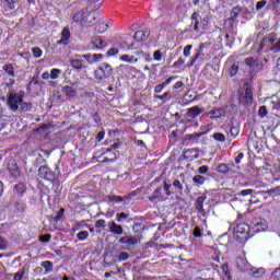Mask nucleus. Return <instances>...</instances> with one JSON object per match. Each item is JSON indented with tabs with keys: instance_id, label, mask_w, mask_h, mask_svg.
I'll use <instances>...</instances> for the list:
<instances>
[{
	"instance_id": "nucleus-28",
	"label": "nucleus",
	"mask_w": 280,
	"mask_h": 280,
	"mask_svg": "<svg viewBox=\"0 0 280 280\" xmlns=\"http://www.w3.org/2000/svg\"><path fill=\"white\" fill-rule=\"evenodd\" d=\"M14 191L15 194H19V196H23V194L27 191V187L25 186V184H16L14 186Z\"/></svg>"
},
{
	"instance_id": "nucleus-3",
	"label": "nucleus",
	"mask_w": 280,
	"mask_h": 280,
	"mask_svg": "<svg viewBox=\"0 0 280 280\" xmlns=\"http://www.w3.org/2000/svg\"><path fill=\"white\" fill-rule=\"evenodd\" d=\"M113 75V66L108 63H103L102 67L94 71V78L98 82H104Z\"/></svg>"
},
{
	"instance_id": "nucleus-27",
	"label": "nucleus",
	"mask_w": 280,
	"mask_h": 280,
	"mask_svg": "<svg viewBox=\"0 0 280 280\" xmlns=\"http://www.w3.org/2000/svg\"><path fill=\"white\" fill-rule=\"evenodd\" d=\"M119 60L121 62H139V59L138 58H135V56H130V55H122L120 56Z\"/></svg>"
},
{
	"instance_id": "nucleus-25",
	"label": "nucleus",
	"mask_w": 280,
	"mask_h": 280,
	"mask_svg": "<svg viewBox=\"0 0 280 280\" xmlns=\"http://www.w3.org/2000/svg\"><path fill=\"white\" fill-rule=\"evenodd\" d=\"M207 180V177L202 175H196L192 178V183L196 185V187H200L201 185H205V182Z\"/></svg>"
},
{
	"instance_id": "nucleus-37",
	"label": "nucleus",
	"mask_w": 280,
	"mask_h": 280,
	"mask_svg": "<svg viewBox=\"0 0 280 280\" xmlns=\"http://www.w3.org/2000/svg\"><path fill=\"white\" fill-rule=\"evenodd\" d=\"M159 198H163V188L159 187L154 190L152 200H159Z\"/></svg>"
},
{
	"instance_id": "nucleus-62",
	"label": "nucleus",
	"mask_w": 280,
	"mask_h": 280,
	"mask_svg": "<svg viewBox=\"0 0 280 280\" xmlns=\"http://www.w3.org/2000/svg\"><path fill=\"white\" fill-rule=\"evenodd\" d=\"M253 194V189H245L241 191V196H250Z\"/></svg>"
},
{
	"instance_id": "nucleus-12",
	"label": "nucleus",
	"mask_w": 280,
	"mask_h": 280,
	"mask_svg": "<svg viewBox=\"0 0 280 280\" xmlns=\"http://www.w3.org/2000/svg\"><path fill=\"white\" fill-rule=\"evenodd\" d=\"M109 233L112 235H124V228L120 224H117L115 221L108 223Z\"/></svg>"
},
{
	"instance_id": "nucleus-6",
	"label": "nucleus",
	"mask_w": 280,
	"mask_h": 280,
	"mask_svg": "<svg viewBox=\"0 0 280 280\" xmlns=\"http://www.w3.org/2000/svg\"><path fill=\"white\" fill-rule=\"evenodd\" d=\"M202 113H205V107L192 106L188 108L186 113L187 122L188 124L194 122V119H197L198 117H200Z\"/></svg>"
},
{
	"instance_id": "nucleus-8",
	"label": "nucleus",
	"mask_w": 280,
	"mask_h": 280,
	"mask_svg": "<svg viewBox=\"0 0 280 280\" xmlns=\"http://www.w3.org/2000/svg\"><path fill=\"white\" fill-rule=\"evenodd\" d=\"M75 58H83L89 62V65H95V62H102L104 55L102 54H86V55H75Z\"/></svg>"
},
{
	"instance_id": "nucleus-10",
	"label": "nucleus",
	"mask_w": 280,
	"mask_h": 280,
	"mask_svg": "<svg viewBox=\"0 0 280 280\" xmlns=\"http://www.w3.org/2000/svg\"><path fill=\"white\" fill-rule=\"evenodd\" d=\"M209 115L210 119H215V121H218V119H222V117L226 115V109L224 107L214 108L209 112Z\"/></svg>"
},
{
	"instance_id": "nucleus-53",
	"label": "nucleus",
	"mask_w": 280,
	"mask_h": 280,
	"mask_svg": "<svg viewBox=\"0 0 280 280\" xmlns=\"http://www.w3.org/2000/svg\"><path fill=\"white\" fill-rule=\"evenodd\" d=\"M194 237H202V230L199 226H196L192 231Z\"/></svg>"
},
{
	"instance_id": "nucleus-17",
	"label": "nucleus",
	"mask_w": 280,
	"mask_h": 280,
	"mask_svg": "<svg viewBox=\"0 0 280 280\" xmlns=\"http://www.w3.org/2000/svg\"><path fill=\"white\" fill-rule=\"evenodd\" d=\"M92 45L94 47V49H104V47H106V45H108L103 37L101 36H95L92 39Z\"/></svg>"
},
{
	"instance_id": "nucleus-36",
	"label": "nucleus",
	"mask_w": 280,
	"mask_h": 280,
	"mask_svg": "<svg viewBox=\"0 0 280 280\" xmlns=\"http://www.w3.org/2000/svg\"><path fill=\"white\" fill-rule=\"evenodd\" d=\"M77 237L80 242H86L89 240V231H81L77 234Z\"/></svg>"
},
{
	"instance_id": "nucleus-23",
	"label": "nucleus",
	"mask_w": 280,
	"mask_h": 280,
	"mask_svg": "<svg viewBox=\"0 0 280 280\" xmlns=\"http://www.w3.org/2000/svg\"><path fill=\"white\" fill-rule=\"evenodd\" d=\"M109 202H113L114 205H119V202H124V200H130V197H121V196H109L108 197Z\"/></svg>"
},
{
	"instance_id": "nucleus-48",
	"label": "nucleus",
	"mask_w": 280,
	"mask_h": 280,
	"mask_svg": "<svg viewBox=\"0 0 280 280\" xmlns=\"http://www.w3.org/2000/svg\"><path fill=\"white\" fill-rule=\"evenodd\" d=\"M95 229H106V220L101 219L95 222Z\"/></svg>"
},
{
	"instance_id": "nucleus-35",
	"label": "nucleus",
	"mask_w": 280,
	"mask_h": 280,
	"mask_svg": "<svg viewBox=\"0 0 280 280\" xmlns=\"http://www.w3.org/2000/svg\"><path fill=\"white\" fill-rule=\"evenodd\" d=\"M240 136V127H231L230 128V133H229V137L231 139H235L236 137Z\"/></svg>"
},
{
	"instance_id": "nucleus-61",
	"label": "nucleus",
	"mask_w": 280,
	"mask_h": 280,
	"mask_svg": "<svg viewBox=\"0 0 280 280\" xmlns=\"http://www.w3.org/2000/svg\"><path fill=\"white\" fill-rule=\"evenodd\" d=\"M104 135H105V132L104 131H100L98 133H97V136H96V141H103L104 140Z\"/></svg>"
},
{
	"instance_id": "nucleus-60",
	"label": "nucleus",
	"mask_w": 280,
	"mask_h": 280,
	"mask_svg": "<svg viewBox=\"0 0 280 280\" xmlns=\"http://www.w3.org/2000/svg\"><path fill=\"white\" fill-rule=\"evenodd\" d=\"M49 78L51 79V72L46 71V72L42 73L43 80H49Z\"/></svg>"
},
{
	"instance_id": "nucleus-13",
	"label": "nucleus",
	"mask_w": 280,
	"mask_h": 280,
	"mask_svg": "<svg viewBox=\"0 0 280 280\" xmlns=\"http://www.w3.org/2000/svg\"><path fill=\"white\" fill-rule=\"evenodd\" d=\"M236 266L242 272H248L250 270V264H248V260L244 257H238L236 259Z\"/></svg>"
},
{
	"instance_id": "nucleus-33",
	"label": "nucleus",
	"mask_w": 280,
	"mask_h": 280,
	"mask_svg": "<svg viewBox=\"0 0 280 280\" xmlns=\"http://www.w3.org/2000/svg\"><path fill=\"white\" fill-rule=\"evenodd\" d=\"M200 137H202V133L194 132L190 135H186L185 139H186V141H198V139H200Z\"/></svg>"
},
{
	"instance_id": "nucleus-32",
	"label": "nucleus",
	"mask_w": 280,
	"mask_h": 280,
	"mask_svg": "<svg viewBox=\"0 0 280 280\" xmlns=\"http://www.w3.org/2000/svg\"><path fill=\"white\" fill-rule=\"evenodd\" d=\"M8 246H10L8 238H5V236L0 235V250H8Z\"/></svg>"
},
{
	"instance_id": "nucleus-54",
	"label": "nucleus",
	"mask_w": 280,
	"mask_h": 280,
	"mask_svg": "<svg viewBox=\"0 0 280 280\" xmlns=\"http://www.w3.org/2000/svg\"><path fill=\"white\" fill-rule=\"evenodd\" d=\"M8 3V8L9 10H14V8H16V3L19 0H5Z\"/></svg>"
},
{
	"instance_id": "nucleus-5",
	"label": "nucleus",
	"mask_w": 280,
	"mask_h": 280,
	"mask_svg": "<svg viewBox=\"0 0 280 280\" xmlns=\"http://www.w3.org/2000/svg\"><path fill=\"white\" fill-rule=\"evenodd\" d=\"M240 104H246L250 106L253 104V86L250 83H245L243 86V92L238 98Z\"/></svg>"
},
{
	"instance_id": "nucleus-47",
	"label": "nucleus",
	"mask_w": 280,
	"mask_h": 280,
	"mask_svg": "<svg viewBox=\"0 0 280 280\" xmlns=\"http://www.w3.org/2000/svg\"><path fill=\"white\" fill-rule=\"evenodd\" d=\"M171 188H172V185L167 184V182H164L162 191H165L166 196H172V190H170Z\"/></svg>"
},
{
	"instance_id": "nucleus-41",
	"label": "nucleus",
	"mask_w": 280,
	"mask_h": 280,
	"mask_svg": "<svg viewBox=\"0 0 280 280\" xmlns=\"http://www.w3.org/2000/svg\"><path fill=\"white\" fill-rule=\"evenodd\" d=\"M128 213L120 212L116 214V221L117 222H124V220H128Z\"/></svg>"
},
{
	"instance_id": "nucleus-19",
	"label": "nucleus",
	"mask_w": 280,
	"mask_h": 280,
	"mask_svg": "<svg viewBox=\"0 0 280 280\" xmlns=\"http://www.w3.org/2000/svg\"><path fill=\"white\" fill-rule=\"evenodd\" d=\"M83 21V27H91V25H95V15L92 13H89L84 15Z\"/></svg>"
},
{
	"instance_id": "nucleus-24",
	"label": "nucleus",
	"mask_w": 280,
	"mask_h": 280,
	"mask_svg": "<svg viewBox=\"0 0 280 280\" xmlns=\"http://www.w3.org/2000/svg\"><path fill=\"white\" fill-rule=\"evenodd\" d=\"M2 69L11 78H16V74L14 73V66L12 63H8V65L3 66Z\"/></svg>"
},
{
	"instance_id": "nucleus-22",
	"label": "nucleus",
	"mask_w": 280,
	"mask_h": 280,
	"mask_svg": "<svg viewBox=\"0 0 280 280\" xmlns=\"http://www.w3.org/2000/svg\"><path fill=\"white\" fill-rule=\"evenodd\" d=\"M69 63L71 65V67H73V69H77L78 71H82V65H83V60L78 59V58H71L69 59Z\"/></svg>"
},
{
	"instance_id": "nucleus-1",
	"label": "nucleus",
	"mask_w": 280,
	"mask_h": 280,
	"mask_svg": "<svg viewBox=\"0 0 280 280\" xmlns=\"http://www.w3.org/2000/svg\"><path fill=\"white\" fill-rule=\"evenodd\" d=\"M7 104L12 113H16L19 106L23 104V94H19L14 92V90H9V93L7 94Z\"/></svg>"
},
{
	"instance_id": "nucleus-2",
	"label": "nucleus",
	"mask_w": 280,
	"mask_h": 280,
	"mask_svg": "<svg viewBox=\"0 0 280 280\" xmlns=\"http://www.w3.org/2000/svg\"><path fill=\"white\" fill-rule=\"evenodd\" d=\"M245 65L249 67L252 78H255L264 69V61L259 60V57H247Z\"/></svg>"
},
{
	"instance_id": "nucleus-18",
	"label": "nucleus",
	"mask_w": 280,
	"mask_h": 280,
	"mask_svg": "<svg viewBox=\"0 0 280 280\" xmlns=\"http://www.w3.org/2000/svg\"><path fill=\"white\" fill-rule=\"evenodd\" d=\"M209 49V44L203 43L199 45V49L197 50V54L195 55L196 58H205L207 56V50Z\"/></svg>"
},
{
	"instance_id": "nucleus-63",
	"label": "nucleus",
	"mask_w": 280,
	"mask_h": 280,
	"mask_svg": "<svg viewBox=\"0 0 280 280\" xmlns=\"http://www.w3.org/2000/svg\"><path fill=\"white\" fill-rule=\"evenodd\" d=\"M163 89H165V88H163L162 84H159V85H156V86L154 88V93H162V92H163Z\"/></svg>"
},
{
	"instance_id": "nucleus-11",
	"label": "nucleus",
	"mask_w": 280,
	"mask_h": 280,
	"mask_svg": "<svg viewBox=\"0 0 280 280\" xmlns=\"http://www.w3.org/2000/svg\"><path fill=\"white\" fill-rule=\"evenodd\" d=\"M78 82L72 83V86L66 85L62 88V93L66 97H75L78 95V92L75 91L78 86Z\"/></svg>"
},
{
	"instance_id": "nucleus-52",
	"label": "nucleus",
	"mask_w": 280,
	"mask_h": 280,
	"mask_svg": "<svg viewBox=\"0 0 280 280\" xmlns=\"http://www.w3.org/2000/svg\"><path fill=\"white\" fill-rule=\"evenodd\" d=\"M9 170L14 178H19V176H21V171H19V167L15 166V167L9 168Z\"/></svg>"
},
{
	"instance_id": "nucleus-58",
	"label": "nucleus",
	"mask_w": 280,
	"mask_h": 280,
	"mask_svg": "<svg viewBox=\"0 0 280 280\" xmlns=\"http://www.w3.org/2000/svg\"><path fill=\"white\" fill-rule=\"evenodd\" d=\"M183 65H185V59L179 58L178 61L173 63V67H183Z\"/></svg>"
},
{
	"instance_id": "nucleus-57",
	"label": "nucleus",
	"mask_w": 280,
	"mask_h": 280,
	"mask_svg": "<svg viewBox=\"0 0 280 280\" xmlns=\"http://www.w3.org/2000/svg\"><path fill=\"white\" fill-rule=\"evenodd\" d=\"M198 172L199 174H207L209 172V166L207 165L200 166Z\"/></svg>"
},
{
	"instance_id": "nucleus-9",
	"label": "nucleus",
	"mask_w": 280,
	"mask_h": 280,
	"mask_svg": "<svg viewBox=\"0 0 280 280\" xmlns=\"http://www.w3.org/2000/svg\"><path fill=\"white\" fill-rule=\"evenodd\" d=\"M149 37H150V30L148 28L137 31L133 35V39L137 43H142V40H148Z\"/></svg>"
},
{
	"instance_id": "nucleus-59",
	"label": "nucleus",
	"mask_w": 280,
	"mask_h": 280,
	"mask_svg": "<svg viewBox=\"0 0 280 280\" xmlns=\"http://www.w3.org/2000/svg\"><path fill=\"white\" fill-rule=\"evenodd\" d=\"M198 61L197 57H190L189 62H188V67H194L196 65V62Z\"/></svg>"
},
{
	"instance_id": "nucleus-55",
	"label": "nucleus",
	"mask_w": 280,
	"mask_h": 280,
	"mask_svg": "<svg viewBox=\"0 0 280 280\" xmlns=\"http://www.w3.org/2000/svg\"><path fill=\"white\" fill-rule=\"evenodd\" d=\"M97 32H100L101 34L106 32V30H108V24L102 23L96 27Z\"/></svg>"
},
{
	"instance_id": "nucleus-38",
	"label": "nucleus",
	"mask_w": 280,
	"mask_h": 280,
	"mask_svg": "<svg viewBox=\"0 0 280 280\" xmlns=\"http://www.w3.org/2000/svg\"><path fill=\"white\" fill-rule=\"evenodd\" d=\"M230 170L231 168L226 164H220L218 167L220 174H229Z\"/></svg>"
},
{
	"instance_id": "nucleus-40",
	"label": "nucleus",
	"mask_w": 280,
	"mask_h": 280,
	"mask_svg": "<svg viewBox=\"0 0 280 280\" xmlns=\"http://www.w3.org/2000/svg\"><path fill=\"white\" fill-rule=\"evenodd\" d=\"M258 115L260 119H264L268 115V108L266 106H260L258 109Z\"/></svg>"
},
{
	"instance_id": "nucleus-7",
	"label": "nucleus",
	"mask_w": 280,
	"mask_h": 280,
	"mask_svg": "<svg viewBox=\"0 0 280 280\" xmlns=\"http://www.w3.org/2000/svg\"><path fill=\"white\" fill-rule=\"evenodd\" d=\"M38 176L39 178H44V180H49L50 183L56 180V174L47 166H40L38 168Z\"/></svg>"
},
{
	"instance_id": "nucleus-31",
	"label": "nucleus",
	"mask_w": 280,
	"mask_h": 280,
	"mask_svg": "<svg viewBox=\"0 0 280 280\" xmlns=\"http://www.w3.org/2000/svg\"><path fill=\"white\" fill-rule=\"evenodd\" d=\"M62 73V70L58 68H54L50 70V80H58L60 78V74Z\"/></svg>"
},
{
	"instance_id": "nucleus-21",
	"label": "nucleus",
	"mask_w": 280,
	"mask_h": 280,
	"mask_svg": "<svg viewBox=\"0 0 280 280\" xmlns=\"http://www.w3.org/2000/svg\"><path fill=\"white\" fill-rule=\"evenodd\" d=\"M42 268L45 270V275H49L50 272H54V262L51 260H44L40 264Z\"/></svg>"
},
{
	"instance_id": "nucleus-39",
	"label": "nucleus",
	"mask_w": 280,
	"mask_h": 280,
	"mask_svg": "<svg viewBox=\"0 0 280 280\" xmlns=\"http://www.w3.org/2000/svg\"><path fill=\"white\" fill-rule=\"evenodd\" d=\"M21 110L22 113H27L30 110H32V103H23L22 101V104H21Z\"/></svg>"
},
{
	"instance_id": "nucleus-46",
	"label": "nucleus",
	"mask_w": 280,
	"mask_h": 280,
	"mask_svg": "<svg viewBox=\"0 0 280 280\" xmlns=\"http://www.w3.org/2000/svg\"><path fill=\"white\" fill-rule=\"evenodd\" d=\"M191 49H194L192 45H187V46L184 47L185 58H189V56H191Z\"/></svg>"
},
{
	"instance_id": "nucleus-43",
	"label": "nucleus",
	"mask_w": 280,
	"mask_h": 280,
	"mask_svg": "<svg viewBox=\"0 0 280 280\" xmlns=\"http://www.w3.org/2000/svg\"><path fill=\"white\" fill-rule=\"evenodd\" d=\"M240 71V66H237L236 63H234L231 68H230V77L233 78L234 75H237V72Z\"/></svg>"
},
{
	"instance_id": "nucleus-51",
	"label": "nucleus",
	"mask_w": 280,
	"mask_h": 280,
	"mask_svg": "<svg viewBox=\"0 0 280 280\" xmlns=\"http://www.w3.org/2000/svg\"><path fill=\"white\" fill-rule=\"evenodd\" d=\"M117 54H119V49H117V48H109L107 50V58H110L113 56H117Z\"/></svg>"
},
{
	"instance_id": "nucleus-50",
	"label": "nucleus",
	"mask_w": 280,
	"mask_h": 280,
	"mask_svg": "<svg viewBox=\"0 0 280 280\" xmlns=\"http://www.w3.org/2000/svg\"><path fill=\"white\" fill-rule=\"evenodd\" d=\"M130 257V255L127 252H121L118 256V260L120 261H128V258Z\"/></svg>"
},
{
	"instance_id": "nucleus-4",
	"label": "nucleus",
	"mask_w": 280,
	"mask_h": 280,
	"mask_svg": "<svg viewBox=\"0 0 280 280\" xmlns=\"http://www.w3.org/2000/svg\"><path fill=\"white\" fill-rule=\"evenodd\" d=\"M248 233H250V226L246 223H240L234 229V235L237 242H248Z\"/></svg>"
},
{
	"instance_id": "nucleus-44",
	"label": "nucleus",
	"mask_w": 280,
	"mask_h": 280,
	"mask_svg": "<svg viewBox=\"0 0 280 280\" xmlns=\"http://www.w3.org/2000/svg\"><path fill=\"white\" fill-rule=\"evenodd\" d=\"M268 5V1L266 0H260L256 3V11L259 12V10H264Z\"/></svg>"
},
{
	"instance_id": "nucleus-15",
	"label": "nucleus",
	"mask_w": 280,
	"mask_h": 280,
	"mask_svg": "<svg viewBox=\"0 0 280 280\" xmlns=\"http://www.w3.org/2000/svg\"><path fill=\"white\" fill-rule=\"evenodd\" d=\"M119 244H126V246H137L139 240L135 236H124L119 238Z\"/></svg>"
},
{
	"instance_id": "nucleus-29",
	"label": "nucleus",
	"mask_w": 280,
	"mask_h": 280,
	"mask_svg": "<svg viewBox=\"0 0 280 280\" xmlns=\"http://www.w3.org/2000/svg\"><path fill=\"white\" fill-rule=\"evenodd\" d=\"M212 139H214V141H218L219 143H224V141H226V136L224 133L214 132L212 135Z\"/></svg>"
},
{
	"instance_id": "nucleus-64",
	"label": "nucleus",
	"mask_w": 280,
	"mask_h": 280,
	"mask_svg": "<svg viewBox=\"0 0 280 280\" xmlns=\"http://www.w3.org/2000/svg\"><path fill=\"white\" fill-rule=\"evenodd\" d=\"M13 280H23V272L15 273Z\"/></svg>"
},
{
	"instance_id": "nucleus-34",
	"label": "nucleus",
	"mask_w": 280,
	"mask_h": 280,
	"mask_svg": "<svg viewBox=\"0 0 280 280\" xmlns=\"http://www.w3.org/2000/svg\"><path fill=\"white\" fill-rule=\"evenodd\" d=\"M264 194H267L268 196H272V197L280 196V185L275 188L264 191Z\"/></svg>"
},
{
	"instance_id": "nucleus-45",
	"label": "nucleus",
	"mask_w": 280,
	"mask_h": 280,
	"mask_svg": "<svg viewBox=\"0 0 280 280\" xmlns=\"http://www.w3.org/2000/svg\"><path fill=\"white\" fill-rule=\"evenodd\" d=\"M153 59L156 61V62H161V60H163V52H161V50H155L153 52Z\"/></svg>"
},
{
	"instance_id": "nucleus-20",
	"label": "nucleus",
	"mask_w": 280,
	"mask_h": 280,
	"mask_svg": "<svg viewBox=\"0 0 280 280\" xmlns=\"http://www.w3.org/2000/svg\"><path fill=\"white\" fill-rule=\"evenodd\" d=\"M248 275H250L252 277H255L256 279L261 278L262 275H266V269L264 268H249V271H247Z\"/></svg>"
},
{
	"instance_id": "nucleus-30",
	"label": "nucleus",
	"mask_w": 280,
	"mask_h": 280,
	"mask_svg": "<svg viewBox=\"0 0 280 280\" xmlns=\"http://www.w3.org/2000/svg\"><path fill=\"white\" fill-rule=\"evenodd\" d=\"M240 14H242V9L240 7L232 9L230 21H235V19H237Z\"/></svg>"
},
{
	"instance_id": "nucleus-14",
	"label": "nucleus",
	"mask_w": 280,
	"mask_h": 280,
	"mask_svg": "<svg viewBox=\"0 0 280 280\" xmlns=\"http://www.w3.org/2000/svg\"><path fill=\"white\" fill-rule=\"evenodd\" d=\"M200 154H198V149H188L184 152V159L186 161H196V159H199Z\"/></svg>"
},
{
	"instance_id": "nucleus-56",
	"label": "nucleus",
	"mask_w": 280,
	"mask_h": 280,
	"mask_svg": "<svg viewBox=\"0 0 280 280\" xmlns=\"http://www.w3.org/2000/svg\"><path fill=\"white\" fill-rule=\"evenodd\" d=\"M173 187H175L176 189H178L179 191H183V184L180 183V180L175 179L173 182Z\"/></svg>"
},
{
	"instance_id": "nucleus-42",
	"label": "nucleus",
	"mask_w": 280,
	"mask_h": 280,
	"mask_svg": "<svg viewBox=\"0 0 280 280\" xmlns=\"http://www.w3.org/2000/svg\"><path fill=\"white\" fill-rule=\"evenodd\" d=\"M32 54L34 58H40V56H43V49H40L39 47H34L32 48Z\"/></svg>"
},
{
	"instance_id": "nucleus-26",
	"label": "nucleus",
	"mask_w": 280,
	"mask_h": 280,
	"mask_svg": "<svg viewBox=\"0 0 280 280\" xmlns=\"http://www.w3.org/2000/svg\"><path fill=\"white\" fill-rule=\"evenodd\" d=\"M84 11H80L77 14L73 15V22L80 23L81 25H84Z\"/></svg>"
},
{
	"instance_id": "nucleus-16",
	"label": "nucleus",
	"mask_w": 280,
	"mask_h": 280,
	"mask_svg": "<svg viewBox=\"0 0 280 280\" xmlns=\"http://www.w3.org/2000/svg\"><path fill=\"white\" fill-rule=\"evenodd\" d=\"M69 38H71V32L65 27L61 32V38L57 42V45H69Z\"/></svg>"
},
{
	"instance_id": "nucleus-49",
	"label": "nucleus",
	"mask_w": 280,
	"mask_h": 280,
	"mask_svg": "<svg viewBox=\"0 0 280 280\" xmlns=\"http://www.w3.org/2000/svg\"><path fill=\"white\" fill-rule=\"evenodd\" d=\"M39 242H42L44 244H48V242H51V235L50 234H46V235L39 236Z\"/></svg>"
}]
</instances>
